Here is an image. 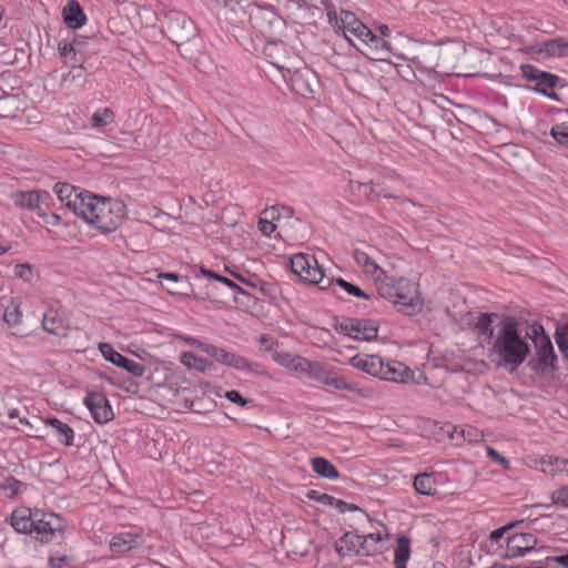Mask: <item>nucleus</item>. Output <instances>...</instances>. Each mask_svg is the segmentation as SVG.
I'll return each mask as SVG.
<instances>
[{"label": "nucleus", "mask_w": 568, "mask_h": 568, "mask_svg": "<svg viewBox=\"0 0 568 568\" xmlns=\"http://www.w3.org/2000/svg\"><path fill=\"white\" fill-rule=\"evenodd\" d=\"M468 324L481 341H489V355L500 367L516 371L530 353L528 321H517L511 316L501 318L494 326L493 316L484 313H469Z\"/></svg>", "instance_id": "1"}, {"label": "nucleus", "mask_w": 568, "mask_h": 568, "mask_svg": "<svg viewBox=\"0 0 568 568\" xmlns=\"http://www.w3.org/2000/svg\"><path fill=\"white\" fill-rule=\"evenodd\" d=\"M327 17L332 28L341 32L361 53L376 61L388 59L390 51L386 40L374 34L353 12L332 10Z\"/></svg>", "instance_id": "2"}, {"label": "nucleus", "mask_w": 568, "mask_h": 568, "mask_svg": "<svg viewBox=\"0 0 568 568\" xmlns=\"http://www.w3.org/2000/svg\"><path fill=\"white\" fill-rule=\"evenodd\" d=\"M80 209L78 216L100 234L115 232L126 216V206L122 201L92 193Z\"/></svg>", "instance_id": "3"}, {"label": "nucleus", "mask_w": 568, "mask_h": 568, "mask_svg": "<svg viewBox=\"0 0 568 568\" xmlns=\"http://www.w3.org/2000/svg\"><path fill=\"white\" fill-rule=\"evenodd\" d=\"M407 43L409 45L408 51L407 52H398L397 58L404 59V60L407 59V60H409V62L407 64H403V63H397V62L393 61V67L396 68L398 74L403 79L409 81L413 78H415L416 77L415 69L423 71V72H430L433 69H435L438 65L436 62L432 61L428 58L429 57H435V58L438 57L442 53L440 49H437V48L424 49L423 48V51L418 55L409 57V54L413 53L418 45L416 44V42L410 41V40H407Z\"/></svg>", "instance_id": "4"}, {"label": "nucleus", "mask_w": 568, "mask_h": 568, "mask_svg": "<svg viewBox=\"0 0 568 568\" xmlns=\"http://www.w3.org/2000/svg\"><path fill=\"white\" fill-rule=\"evenodd\" d=\"M393 305L397 311L406 315H415L422 312L424 300L420 296L418 284L400 278L393 285Z\"/></svg>", "instance_id": "5"}, {"label": "nucleus", "mask_w": 568, "mask_h": 568, "mask_svg": "<svg viewBox=\"0 0 568 568\" xmlns=\"http://www.w3.org/2000/svg\"><path fill=\"white\" fill-rule=\"evenodd\" d=\"M290 264L292 272L303 282L318 285L322 290L326 288L327 278H325L324 268L314 255L296 253L290 258Z\"/></svg>", "instance_id": "6"}, {"label": "nucleus", "mask_w": 568, "mask_h": 568, "mask_svg": "<svg viewBox=\"0 0 568 568\" xmlns=\"http://www.w3.org/2000/svg\"><path fill=\"white\" fill-rule=\"evenodd\" d=\"M379 541V537L373 534L361 536L346 532L335 542V549L341 556H369L373 545Z\"/></svg>", "instance_id": "7"}, {"label": "nucleus", "mask_w": 568, "mask_h": 568, "mask_svg": "<svg viewBox=\"0 0 568 568\" xmlns=\"http://www.w3.org/2000/svg\"><path fill=\"white\" fill-rule=\"evenodd\" d=\"M33 520L34 531L32 534L42 542L51 541L57 532H62L64 529L63 519L54 513L36 508Z\"/></svg>", "instance_id": "8"}, {"label": "nucleus", "mask_w": 568, "mask_h": 568, "mask_svg": "<svg viewBox=\"0 0 568 568\" xmlns=\"http://www.w3.org/2000/svg\"><path fill=\"white\" fill-rule=\"evenodd\" d=\"M337 329L358 341H372L377 336L378 332L373 321L353 317H343L337 323Z\"/></svg>", "instance_id": "9"}, {"label": "nucleus", "mask_w": 568, "mask_h": 568, "mask_svg": "<svg viewBox=\"0 0 568 568\" xmlns=\"http://www.w3.org/2000/svg\"><path fill=\"white\" fill-rule=\"evenodd\" d=\"M526 334H529V339L534 342L539 364L545 368L550 366L555 359L554 347L544 327L536 322H531Z\"/></svg>", "instance_id": "10"}, {"label": "nucleus", "mask_w": 568, "mask_h": 568, "mask_svg": "<svg viewBox=\"0 0 568 568\" xmlns=\"http://www.w3.org/2000/svg\"><path fill=\"white\" fill-rule=\"evenodd\" d=\"M293 213V209L286 205H274L263 210L258 219V231L263 235L271 237L276 229L282 226L281 221L283 219H291Z\"/></svg>", "instance_id": "11"}, {"label": "nucleus", "mask_w": 568, "mask_h": 568, "mask_svg": "<svg viewBox=\"0 0 568 568\" xmlns=\"http://www.w3.org/2000/svg\"><path fill=\"white\" fill-rule=\"evenodd\" d=\"M349 363L353 367L361 369L374 377L388 381L390 374V363L377 355L357 354L351 357Z\"/></svg>", "instance_id": "12"}, {"label": "nucleus", "mask_w": 568, "mask_h": 568, "mask_svg": "<svg viewBox=\"0 0 568 568\" xmlns=\"http://www.w3.org/2000/svg\"><path fill=\"white\" fill-rule=\"evenodd\" d=\"M98 349L100 351L103 358L113 365L123 368L131 375L135 377H141L145 373V367L130 358H126L122 354H120L118 351L114 349V347L110 343H99Z\"/></svg>", "instance_id": "13"}, {"label": "nucleus", "mask_w": 568, "mask_h": 568, "mask_svg": "<svg viewBox=\"0 0 568 568\" xmlns=\"http://www.w3.org/2000/svg\"><path fill=\"white\" fill-rule=\"evenodd\" d=\"M83 403L90 410L95 423L105 424L113 419L114 414L112 407L103 393L89 392L85 395Z\"/></svg>", "instance_id": "14"}, {"label": "nucleus", "mask_w": 568, "mask_h": 568, "mask_svg": "<svg viewBox=\"0 0 568 568\" xmlns=\"http://www.w3.org/2000/svg\"><path fill=\"white\" fill-rule=\"evenodd\" d=\"M54 193L61 203H63L69 210H71L77 216L81 212V204L87 202V196H90V192L82 191L69 183H55L53 187Z\"/></svg>", "instance_id": "15"}, {"label": "nucleus", "mask_w": 568, "mask_h": 568, "mask_svg": "<svg viewBox=\"0 0 568 568\" xmlns=\"http://www.w3.org/2000/svg\"><path fill=\"white\" fill-rule=\"evenodd\" d=\"M311 377L326 386H329L334 389H348V383L343 378L334 374L328 368L324 367L318 362H311L310 367L306 368L305 375Z\"/></svg>", "instance_id": "16"}, {"label": "nucleus", "mask_w": 568, "mask_h": 568, "mask_svg": "<svg viewBox=\"0 0 568 568\" xmlns=\"http://www.w3.org/2000/svg\"><path fill=\"white\" fill-rule=\"evenodd\" d=\"M50 199L49 192L40 190L17 191L11 194V200L16 206L34 211L37 215L39 211L43 210L41 204Z\"/></svg>", "instance_id": "17"}, {"label": "nucleus", "mask_w": 568, "mask_h": 568, "mask_svg": "<svg viewBox=\"0 0 568 568\" xmlns=\"http://www.w3.org/2000/svg\"><path fill=\"white\" fill-rule=\"evenodd\" d=\"M448 483V478L444 474L423 473L415 477L414 488L418 494L436 496L440 495L444 486Z\"/></svg>", "instance_id": "18"}, {"label": "nucleus", "mask_w": 568, "mask_h": 568, "mask_svg": "<svg viewBox=\"0 0 568 568\" xmlns=\"http://www.w3.org/2000/svg\"><path fill=\"white\" fill-rule=\"evenodd\" d=\"M356 260L363 265L365 273L372 276L379 294L388 298L390 296V287L385 283L387 278L386 272L365 253H357Z\"/></svg>", "instance_id": "19"}, {"label": "nucleus", "mask_w": 568, "mask_h": 568, "mask_svg": "<svg viewBox=\"0 0 568 568\" xmlns=\"http://www.w3.org/2000/svg\"><path fill=\"white\" fill-rule=\"evenodd\" d=\"M536 59L568 57V40L564 38L551 39L537 43L530 49Z\"/></svg>", "instance_id": "20"}, {"label": "nucleus", "mask_w": 568, "mask_h": 568, "mask_svg": "<svg viewBox=\"0 0 568 568\" xmlns=\"http://www.w3.org/2000/svg\"><path fill=\"white\" fill-rule=\"evenodd\" d=\"M42 327L50 334L62 336L69 328V322L60 307L51 305L43 314Z\"/></svg>", "instance_id": "21"}, {"label": "nucleus", "mask_w": 568, "mask_h": 568, "mask_svg": "<svg viewBox=\"0 0 568 568\" xmlns=\"http://www.w3.org/2000/svg\"><path fill=\"white\" fill-rule=\"evenodd\" d=\"M206 354L214 358L216 362L233 367L239 371H250L251 364L243 356L236 355L234 353H230L224 348L216 347L211 345V347L206 348Z\"/></svg>", "instance_id": "22"}, {"label": "nucleus", "mask_w": 568, "mask_h": 568, "mask_svg": "<svg viewBox=\"0 0 568 568\" xmlns=\"http://www.w3.org/2000/svg\"><path fill=\"white\" fill-rule=\"evenodd\" d=\"M536 538L528 532L515 534L507 540L506 556L514 558L525 555L536 546Z\"/></svg>", "instance_id": "23"}, {"label": "nucleus", "mask_w": 568, "mask_h": 568, "mask_svg": "<svg viewBox=\"0 0 568 568\" xmlns=\"http://www.w3.org/2000/svg\"><path fill=\"white\" fill-rule=\"evenodd\" d=\"M272 357L278 365L285 367L297 376H304L306 368L310 367V361L307 358L293 355L287 352L275 351Z\"/></svg>", "instance_id": "24"}, {"label": "nucleus", "mask_w": 568, "mask_h": 568, "mask_svg": "<svg viewBox=\"0 0 568 568\" xmlns=\"http://www.w3.org/2000/svg\"><path fill=\"white\" fill-rule=\"evenodd\" d=\"M142 540L141 535L125 531L112 536L109 547L112 554L119 556L139 547Z\"/></svg>", "instance_id": "25"}, {"label": "nucleus", "mask_w": 568, "mask_h": 568, "mask_svg": "<svg viewBox=\"0 0 568 568\" xmlns=\"http://www.w3.org/2000/svg\"><path fill=\"white\" fill-rule=\"evenodd\" d=\"M33 514L34 509L24 506L17 507L11 514L10 525L17 532L32 535L34 531Z\"/></svg>", "instance_id": "26"}, {"label": "nucleus", "mask_w": 568, "mask_h": 568, "mask_svg": "<svg viewBox=\"0 0 568 568\" xmlns=\"http://www.w3.org/2000/svg\"><path fill=\"white\" fill-rule=\"evenodd\" d=\"M62 18L64 23L73 30L82 28L87 22V16L80 3L70 0L62 9Z\"/></svg>", "instance_id": "27"}, {"label": "nucleus", "mask_w": 568, "mask_h": 568, "mask_svg": "<svg viewBox=\"0 0 568 568\" xmlns=\"http://www.w3.org/2000/svg\"><path fill=\"white\" fill-rule=\"evenodd\" d=\"M307 498L311 500H315L316 503H318L323 506L335 508L342 514L357 509V506H355L353 504L344 503L343 500L337 499L334 496H331L328 494H323L317 490H310L307 493Z\"/></svg>", "instance_id": "28"}, {"label": "nucleus", "mask_w": 568, "mask_h": 568, "mask_svg": "<svg viewBox=\"0 0 568 568\" xmlns=\"http://www.w3.org/2000/svg\"><path fill=\"white\" fill-rule=\"evenodd\" d=\"M45 424L52 427L60 444L64 446L73 445L74 430L68 424L55 417L47 418Z\"/></svg>", "instance_id": "29"}, {"label": "nucleus", "mask_w": 568, "mask_h": 568, "mask_svg": "<svg viewBox=\"0 0 568 568\" xmlns=\"http://www.w3.org/2000/svg\"><path fill=\"white\" fill-rule=\"evenodd\" d=\"M326 287H332V291L337 294L338 290L346 293L348 296H353L356 298L369 300L368 294H366L359 286L345 281L339 277L334 281L327 278Z\"/></svg>", "instance_id": "30"}, {"label": "nucleus", "mask_w": 568, "mask_h": 568, "mask_svg": "<svg viewBox=\"0 0 568 568\" xmlns=\"http://www.w3.org/2000/svg\"><path fill=\"white\" fill-rule=\"evenodd\" d=\"M115 121V113L108 106L97 109L90 120L91 128L98 132H104L105 128Z\"/></svg>", "instance_id": "31"}, {"label": "nucleus", "mask_w": 568, "mask_h": 568, "mask_svg": "<svg viewBox=\"0 0 568 568\" xmlns=\"http://www.w3.org/2000/svg\"><path fill=\"white\" fill-rule=\"evenodd\" d=\"M539 467L546 474H566L568 476V459L544 456L539 460Z\"/></svg>", "instance_id": "32"}, {"label": "nucleus", "mask_w": 568, "mask_h": 568, "mask_svg": "<svg viewBox=\"0 0 568 568\" xmlns=\"http://www.w3.org/2000/svg\"><path fill=\"white\" fill-rule=\"evenodd\" d=\"M426 383V377L423 374H418V377H415L413 371H410L407 366L402 363H397L393 365V383Z\"/></svg>", "instance_id": "33"}, {"label": "nucleus", "mask_w": 568, "mask_h": 568, "mask_svg": "<svg viewBox=\"0 0 568 568\" xmlns=\"http://www.w3.org/2000/svg\"><path fill=\"white\" fill-rule=\"evenodd\" d=\"M311 466L314 473L317 475L328 478V479H337L338 471L336 467L324 457H314L311 459Z\"/></svg>", "instance_id": "34"}, {"label": "nucleus", "mask_w": 568, "mask_h": 568, "mask_svg": "<svg viewBox=\"0 0 568 568\" xmlns=\"http://www.w3.org/2000/svg\"><path fill=\"white\" fill-rule=\"evenodd\" d=\"M410 557V541L402 536L397 538L395 548L394 564L395 568H406V562Z\"/></svg>", "instance_id": "35"}, {"label": "nucleus", "mask_w": 568, "mask_h": 568, "mask_svg": "<svg viewBox=\"0 0 568 568\" xmlns=\"http://www.w3.org/2000/svg\"><path fill=\"white\" fill-rule=\"evenodd\" d=\"M180 362L189 369H195L201 373L206 372L211 366L209 361L192 352H182L180 354Z\"/></svg>", "instance_id": "36"}, {"label": "nucleus", "mask_w": 568, "mask_h": 568, "mask_svg": "<svg viewBox=\"0 0 568 568\" xmlns=\"http://www.w3.org/2000/svg\"><path fill=\"white\" fill-rule=\"evenodd\" d=\"M24 484L14 477H8L0 481V490L7 498L10 499L17 498L24 490Z\"/></svg>", "instance_id": "37"}, {"label": "nucleus", "mask_w": 568, "mask_h": 568, "mask_svg": "<svg viewBox=\"0 0 568 568\" xmlns=\"http://www.w3.org/2000/svg\"><path fill=\"white\" fill-rule=\"evenodd\" d=\"M446 425L447 423L426 420L423 426L424 435L437 442H446V432L444 430Z\"/></svg>", "instance_id": "38"}, {"label": "nucleus", "mask_w": 568, "mask_h": 568, "mask_svg": "<svg viewBox=\"0 0 568 568\" xmlns=\"http://www.w3.org/2000/svg\"><path fill=\"white\" fill-rule=\"evenodd\" d=\"M3 318L11 326H16L22 322L21 303L18 300H11L7 304Z\"/></svg>", "instance_id": "39"}, {"label": "nucleus", "mask_w": 568, "mask_h": 568, "mask_svg": "<svg viewBox=\"0 0 568 568\" xmlns=\"http://www.w3.org/2000/svg\"><path fill=\"white\" fill-rule=\"evenodd\" d=\"M20 111L19 100L16 97L0 98V116L16 118Z\"/></svg>", "instance_id": "40"}, {"label": "nucleus", "mask_w": 568, "mask_h": 568, "mask_svg": "<svg viewBox=\"0 0 568 568\" xmlns=\"http://www.w3.org/2000/svg\"><path fill=\"white\" fill-rule=\"evenodd\" d=\"M349 189L357 196L358 201L369 200L374 193V185L371 182L351 181Z\"/></svg>", "instance_id": "41"}, {"label": "nucleus", "mask_w": 568, "mask_h": 568, "mask_svg": "<svg viewBox=\"0 0 568 568\" xmlns=\"http://www.w3.org/2000/svg\"><path fill=\"white\" fill-rule=\"evenodd\" d=\"M225 271L232 277H234L240 283H242V284H244V285H246L248 287L257 288L260 286V284H261V280L256 275H252V274H247L245 272H241L237 268L232 270V268H230L227 266L225 267Z\"/></svg>", "instance_id": "42"}, {"label": "nucleus", "mask_w": 568, "mask_h": 568, "mask_svg": "<svg viewBox=\"0 0 568 568\" xmlns=\"http://www.w3.org/2000/svg\"><path fill=\"white\" fill-rule=\"evenodd\" d=\"M550 135L560 145L568 148V122H560L550 129Z\"/></svg>", "instance_id": "43"}, {"label": "nucleus", "mask_w": 568, "mask_h": 568, "mask_svg": "<svg viewBox=\"0 0 568 568\" xmlns=\"http://www.w3.org/2000/svg\"><path fill=\"white\" fill-rule=\"evenodd\" d=\"M463 443H479L484 438V434L471 425H460Z\"/></svg>", "instance_id": "44"}, {"label": "nucleus", "mask_w": 568, "mask_h": 568, "mask_svg": "<svg viewBox=\"0 0 568 568\" xmlns=\"http://www.w3.org/2000/svg\"><path fill=\"white\" fill-rule=\"evenodd\" d=\"M200 272L201 274L206 277V278H210V280H215L224 285H226L227 287L239 292V293H244L240 287L239 285L233 282L232 280H230L229 277H225V276H222V275H219L210 270H206L204 267H201L200 268Z\"/></svg>", "instance_id": "45"}, {"label": "nucleus", "mask_w": 568, "mask_h": 568, "mask_svg": "<svg viewBox=\"0 0 568 568\" xmlns=\"http://www.w3.org/2000/svg\"><path fill=\"white\" fill-rule=\"evenodd\" d=\"M58 51H59L60 58L63 59L65 63H68L69 60H73L77 55L74 45L67 41L59 42Z\"/></svg>", "instance_id": "46"}, {"label": "nucleus", "mask_w": 568, "mask_h": 568, "mask_svg": "<svg viewBox=\"0 0 568 568\" xmlns=\"http://www.w3.org/2000/svg\"><path fill=\"white\" fill-rule=\"evenodd\" d=\"M82 65H72L71 69L62 74L61 87L67 88L69 83L82 77Z\"/></svg>", "instance_id": "47"}, {"label": "nucleus", "mask_w": 568, "mask_h": 568, "mask_svg": "<svg viewBox=\"0 0 568 568\" xmlns=\"http://www.w3.org/2000/svg\"><path fill=\"white\" fill-rule=\"evenodd\" d=\"M445 428L446 429L444 430L446 432V440H450L456 445H460L463 443L460 425H453L447 423Z\"/></svg>", "instance_id": "48"}, {"label": "nucleus", "mask_w": 568, "mask_h": 568, "mask_svg": "<svg viewBox=\"0 0 568 568\" xmlns=\"http://www.w3.org/2000/svg\"><path fill=\"white\" fill-rule=\"evenodd\" d=\"M174 337H175V339L182 341L185 344L196 347L204 353H206L207 347H211V344L203 343L200 339L192 337V336H187V335H183V334H175Z\"/></svg>", "instance_id": "49"}, {"label": "nucleus", "mask_w": 568, "mask_h": 568, "mask_svg": "<svg viewBox=\"0 0 568 568\" xmlns=\"http://www.w3.org/2000/svg\"><path fill=\"white\" fill-rule=\"evenodd\" d=\"M557 344L560 351L568 357V324L557 329Z\"/></svg>", "instance_id": "50"}, {"label": "nucleus", "mask_w": 568, "mask_h": 568, "mask_svg": "<svg viewBox=\"0 0 568 568\" xmlns=\"http://www.w3.org/2000/svg\"><path fill=\"white\" fill-rule=\"evenodd\" d=\"M550 498L552 504L568 507V487H561L552 491Z\"/></svg>", "instance_id": "51"}, {"label": "nucleus", "mask_w": 568, "mask_h": 568, "mask_svg": "<svg viewBox=\"0 0 568 568\" xmlns=\"http://www.w3.org/2000/svg\"><path fill=\"white\" fill-rule=\"evenodd\" d=\"M38 216L42 219V221L53 227H58L62 225L61 216L57 213L48 214L44 210L39 211Z\"/></svg>", "instance_id": "52"}, {"label": "nucleus", "mask_w": 568, "mask_h": 568, "mask_svg": "<svg viewBox=\"0 0 568 568\" xmlns=\"http://www.w3.org/2000/svg\"><path fill=\"white\" fill-rule=\"evenodd\" d=\"M487 456L495 462L496 464H499L503 468L508 469L509 468V460L506 459L504 456H501L496 449L493 447H487L486 449Z\"/></svg>", "instance_id": "53"}, {"label": "nucleus", "mask_w": 568, "mask_h": 568, "mask_svg": "<svg viewBox=\"0 0 568 568\" xmlns=\"http://www.w3.org/2000/svg\"><path fill=\"white\" fill-rule=\"evenodd\" d=\"M518 523H519V521L510 523V524H508V525H505V526H503V527H500V528H497V529L493 530V531L490 532V535H489V539H490V541H493V542H497L498 540H500V539L505 536V534H506L509 529H511L513 527H515Z\"/></svg>", "instance_id": "54"}, {"label": "nucleus", "mask_w": 568, "mask_h": 568, "mask_svg": "<svg viewBox=\"0 0 568 568\" xmlns=\"http://www.w3.org/2000/svg\"><path fill=\"white\" fill-rule=\"evenodd\" d=\"M14 274L20 278L29 281L32 277V267L30 264H18L14 267Z\"/></svg>", "instance_id": "55"}, {"label": "nucleus", "mask_w": 568, "mask_h": 568, "mask_svg": "<svg viewBox=\"0 0 568 568\" xmlns=\"http://www.w3.org/2000/svg\"><path fill=\"white\" fill-rule=\"evenodd\" d=\"M224 397L241 407L247 405V400L237 390H227L225 392Z\"/></svg>", "instance_id": "56"}, {"label": "nucleus", "mask_w": 568, "mask_h": 568, "mask_svg": "<svg viewBox=\"0 0 568 568\" xmlns=\"http://www.w3.org/2000/svg\"><path fill=\"white\" fill-rule=\"evenodd\" d=\"M260 344H261V348L264 352H271L274 348L275 341L267 335H263L260 338Z\"/></svg>", "instance_id": "57"}, {"label": "nucleus", "mask_w": 568, "mask_h": 568, "mask_svg": "<svg viewBox=\"0 0 568 568\" xmlns=\"http://www.w3.org/2000/svg\"><path fill=\"white\" fill-rule=\"evenodd\" d=\"M159 278H163V280H168V281H171V282H179L180 281V276L174 274V273H160L158 275Z\"/></svg>", "instance_id": "58"}, {"label": "nucleus", "mask_w": 568, "mask_h": 568, "mask_svg": "<svg viewBox=\"0 0 568 568\" xmlns=\"http://www.w3.org/2000/svg\"><path fill=\"white\" fill-rule=\"evenodd\" d=\"M26 427H28V432H27V435L29 437H34V438H42L43 436L42 435H39V434H36V432L38 430L37 427H34V425L30 422V425H26Z\"/></svg>", "instance_id": "59"}, {"label": "nucleus", "mask_w": 568, "mask_h": 568, "mask_svg": "<svg viewBox=\"0 0 568 568\" xmlns=\"http://www.w3.org/2000/svg\"><path fill=\"white\" fill-rule=\"evenodd\" d=\"M65 558H50V564L53 568H61L63 562H64Z\"/></svg>", "instance_id": "60"}, {"label": "nucleus", "mask_w": 568, "mask_h": 568, "mask_svg": "<svg viewBox=\"0 0 568 568\" xmlns=\"http://www.w3.org/2000/svg\"><path fill=\"white\" fill-rule=\"evenodd\" d=\"M540 78H541L542 82H545V83H547V84H549V85H552V84H554V79H555V77H554V75H551V74H549V73H545V72H542V73L540 74Z\"/></svg>", "instance_id": "61"}, {"label": "nucleus", "mask_w": 568, "mask_h": 568, "mask_svg": "<svg viewBox=\"0 0 568 568\" xmlns=\"http://www.w3.org/2000/svg\"><path fill=\"white\" fill-rule=\"evenodd\" d=\"M8 416H9V418H11V419H12V418H16V417H17V418H19V417H20V416H19V410H18V409H11V410H9V412H8Z\"/></svg>", "instance_id": "62"}, {"label": "nucleus", "mask_w": 568, "mask_h": 568, "mask_svg": "<svg viewBox=\"0 0 568 568\" xmlns=\"http://www.w3.org/2000/svg\"><path fill=\"white\" fill-rule=\"evenodd\" d=\"M400 204L404 205L406 210L415 209V205L408 201H402Z\"/></svg>", "instance_id": "63"}, {"label": "nucleus", "mask_w": 568, "mask_h": 568, "mask_svg": "<svg viewBox=\"0 0 568 568\" xmlns=\"http://www.w3.org/2000/svg\"><path fill=\"white\" fill-rule=\"evenodd\" d=\"M379 31L385 37V36H387L388 27L386 24H383V26H381Z\"/></svg>", "instance_id": "64"}]
</instances>
